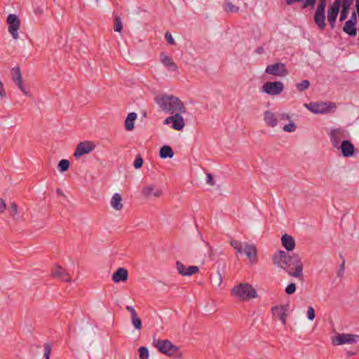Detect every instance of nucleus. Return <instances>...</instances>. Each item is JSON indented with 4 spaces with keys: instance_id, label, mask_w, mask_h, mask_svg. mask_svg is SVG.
I'll use <instances>...</instances> for the list:
<instances>
[{
    "instance_id": "f257e3e1",
    "label": "nucleus",
    "mask_w": 359,
    "mask_h": 359,
    "mask_svg": "<svg viewBox=\"0 0 359 359\" xmlns=\"http://www.w3.org/2000/svg\"><path fill=\"white\" fill-rule=\"evenodd\" d=\"M272 260L276 266L285 271L289 276L302 278L303 264L298 255L291 256L283 250H278L273 255Z\"/></svg>"
},
{
    "instance_id": "f03ea898",
    "label": "nucleus",
    "mask_w": 359,
    "mask_h": 359,
    "mask_svg": "<svg viewBox=\"0 0 359 359\" xmlns=\"http://www.w3.org/2000/svg\"><path fill=\"white\" fill-rule=\"evenodd\" d=\"M155 100L159 107L165 112L175 114L177 112L184 113L185 108L179 98L173 95L158 96Z\"/></svg>"
},
{
    "instance_id": "7ed1b4c3",
    "label": "nucleus",
    "mask_w": 359,
    "mask_h": 359,
    "mask_svg": "<svg viewBox=\"0 0 359 359\" xmlns=\"http://www.w3.org/2000/svg\"><path fill=\"white\" fill-rule=\"evenodd\" d=\"M231 294L239 299L246 300L256 297L257 292L252 285L248 283H240L232 288Z\"/></svg>"
},
{
    "instance_id": "20e7f679",
    "label": "nucleus",
    "mask_w": 359,
    "mask_h": 359,
    "mask_svg": "<svg viewBox=\"0 0 359 359\" xmlns=\"http://www.w3.org/2000/svg\"><path fill=\"white\" fill-rule=\"evenodd\" d=\"M330 143L335 149L344 140L350 137L349 132L343 128H331L328 133Z\"/></svg>"
},
{
    "instance_id": "39448f33",
    "label": "nucleus",
    "mask_w": 359,
    "mask_h": 359,
    "mask_svg": "<svg viewBox=\"0 0 359 359\" xmlns=\"http://www.w3.org/2000/svg\"><path fill=\"white\" fill-rule=\"evenodd\" d=\"M304 107L313 114H327L332 109L335 107V104L330 102H310L304 104Z\"/></svg>"
},
{
    "instance_id": "423d86ee",
    "label": "nucleus",
    "mask_w": 359,
    "mask_h": 359,
    "mask_svg": "<svg viewBox=\"0 0 359 359\" xmlns=\"http://www.w3.org/2000/svg\"><path fill=\"white\" fill-rule=\"evenodd\" d=\"M155 346L158 350L167 355H174L179 350V348L175 346L171 341L168 339L165 340H155Z\"/></svg>"
},
{
    "instance_id": "0eeeda50",
    "label": "nucleus",
    "mask_w": 359,
    "mask_h": 359,
    "mask_svg": "<svg viewBox=\"0 0 359 359\" xmlns=\"http://www.w3.org/2000/svg\"><path fill=\"white\" fill-rule=\"evenodd\" d=\"M284 89L283 83L281 81H269L264 83L262 92L271 96L280 95Z\"/></svg>"
},
{
    "instance_id": "6e6552de",
    "label": "nucleus",
    "mask_w": 359,
    "mask_h": 359,
    "mask_svg": "<svg viewBox=\"0 0 359 359\" xmlns=\"http://www.w3.org/2000/svg\"><path fill=\"white\" fill-rule=\"evenodd\" d=\"M359 340V335L353 334H338L332 339V344L339 346L343 344H355Z\"/></svg>"
},
{
    "instance_id": "1a4fd4ad",
    "label": "nucleus",
    "mask_w": 359,
    "mask_h": 359,
    "mask_svg": "<svg viewBox=\"0 0 359 359\" xmlns=\"http://www.w3.org/2000/svg\"><path fill=\"white\" fill-rule=\"evenodd\" d=\"M142 194L147 199L159 198L163 194V190L160 187L155 184H149L143 187Z\"/></svg>"
},
{
    "instance_id": "9d476101",
    "label": "nucleus",
    "mask_w": 359,
    "mask_h": 359,
    "mask_svg": "<svg viewBox=\"0 0 359 359\" xmlns=\"http://www.w3.org/2000/svg\"><path fill=\"white\" fill-rule=\"evenodd\" d=\"M265 72L268 74L279 77H283L287 74L285 65L281 62L267 65L265 69Z\"/></svg>"
},
{
    "instance_id": "9b49d317",
    "label": "nucleus",
    "mask_w": 359,
    "mask_h": 359,
    "mask_svg": "<svg viewBox=\"0 0 359 359\" xmlns=\"http://www.w3.org/2000/svg\"><path fill=\"white\" fill-rule=\"evenodd\" d=\"M326 5V0H321L320 4L318 5L315 15H314V21L316 24L322 29L325 27V9Z\"/></svg>"
},
{
    "instance_id": "f8f14e48",
    "label": "nucleus",
    "mask_w": 359,
    "mask_h": 359,
    "mask_svg": "<svg viewBox=\"0 0 359 359\" xmlns=\"http://www.w3.org/2000/svg\"><path fill=\"white\" fill-rule=\"evenodd\" d=\"M95 148V145L93 142L85 141L79 143L74 151V156L78 158L81 156L90 154Z\"/></svg>"
},
{
    "instance_id": "ddd939ff",
    "label": "nucleus",
    "mask_w": 359,
    "mask_h": 359,
    "mask_svg": "<svg viewBox=\"0 0 359 359\" xmlns=\"http://www.w3.org/2000/svg\"><path fill=\"white\" fill-rule=\"evenodd\" d=\"M7 22L9 25L8 31L14 39H18V29L20 28V22L18 16L15 14H9L7 18Z\"/></svg>"
},
{
    "instance_id": "4468645a",
    "label": "nucleus",
    "mask_w": 359,
    "mask_h": 359,
    "mask_svg": "<svg viewBox=\"0 0 359 359\" xmlns=\"http://www.w3.org/2000/svg\"><path fill=\"white\" fill-rule=\"evenodd\" d=\"M11 77L13 82L22 92V93L27 96H29L28 92L26 90L22 80V75L20 69L19 67H15L11 70Z\"/></svg>"
},
{
    "instance_id": "2eb2a0df",
    "label": "nucleus",
    "mask_w": 359,
    "mask_h": 359,
    "mask_svg": "<svg viewBox=\"0 0 359 359\" xmlns=\"http://www.w3.org/2000/svg\"><path fill=\"white\" fill-rule=\"evenodd\" d=\"M180 113V112H177L173 116L166 118L164 121L165 124L168 125L172 123V128L177 130H182L184 126V121Z\"/></svg>"
},
{
    "instance_id": "dca6fc26",
    "label": "nucleus",
    "mask_w": 359,
    "mask_h": 359,
    "mask_svg": "<svg viewBox=\"0 0 359 359\" xmlns=\"http://www.w3.org/2000/svg\"><path fill=\"white\" fill-rule=\"evenodd\" d=\"M335 149L340 150L342 156L346 158L351 157L354 154V145L348 139L344 140Z\"/></svg>"
},
{
    "instance_id": "f3484780",
    "label": "nucleus",
    "mask_w": 359,
    "mask_h": 359,
    "mask_svg": "<svg viewBox=\"0 0 359 359\" xmlns=\"http://www.w3.org/2000/svg\"><path fill=\"white\" fill-rule=\"evenodd\" d=\"M339 11V1H334L327 11V20L329 21L331 28L335 27L336 20Z\"/></svg>"
},
{
    "instance_id": "a211bd4d",
    "label": "nucleus",
    "mask_w": 359,
    "mask_h": 359,
    "mask_svg": "<svg viewBox=\"0 0 359 359\" xmlns=\"http://www.w3.org/2000/svg\"><path fill=\"white\" fill-rule=\"evenodd\" d=\"M161 62L170 72H177V65L165 54L161 53L160 55Z\"/></svg>"
},
{
    "instance_id": "6ab92c4d",
    "label": "nucleus",
    "mask_w": 359,
    "mask_h": 359,
    "mask_svg": "<svg viewBox=\"0 0 359 359\" xmlns=\"http://www.w3.org/2000/svg\"><path fill=\"white\" fill-rule=\"evenodd\" d=\"M128 273L124 268H118L112 275V280L117 283L126 281L128 279Z\"/></svg>"
},
{
    "instance_id": "aec40b11",
    "label": "nucleus",
    "mask_w": 359,
    "mask_h": 359,
    "mask_svg": "<svg viewBox=\"0 0 359 359\" xmlns=\"http://www.w3.org/2000/svg\"><path fill=\"white\" fill-rule=\"evenodd\" d=\"M264 121L268 126L274 128L278 124V116L271 111H266L264 113Z\"/></svg>"
},
{
    "instance_id": "412c9836",
    "label": "nucleus",
    "mask_w": 359,
    "mask_h": 359,
    "mask_svg": "<svg viewBox=\"0 0 359 359\" xmlns=\"http://www.w3.org/2000/svg\"><path fill=\"white\" fill-rule=\"evenodd\" d=\"M244 252L251 262H255L257 251L255 245L244 243Z\"/></svg>"
},
{
    "instance_id": "4be33fe9",
    "label": "nucleus",
    "mask_w": 359,
    "mask_h": 359,
    "mask_svg": "<svg viewBox=\"0 0 359 359\" xmlns=\"http://www.w3.org/2000/svg\"><path fill=\"white\" fill-rule=\"evenodd\" d=\"M281 243L283 246L287 250L292 251L294 249L295 242L292 236L285 233L282 236Z\"/></svg>"
},
{
    "instance_id": "5701e85b",
    "label": "nucleus",
    "mask_w": 359,
    "mask_h": 359,
    "mask_svg": "<svg viewBox=\"0 0 359 359\" xmlns=\"http://www.w3.org/2000/svg\"><path fill=\"white\" fill-rule=\"evenodd\" d=\"M52 275H53V276H54L55 278H60L63 281H66V282L71 281V278L69 276V274L67 273L65 269H64L61 266H56L54 269V270L52 273Z\"/></svg>"
},
{
    "instance_id": "b1692460",
    "label": "nucleus",
    "mask_w": 359,
    "mask_h": 359,
    "mask_svg": "<svg viewBox=\"0 0 359 359\" xmlns=\"http://www.w3.org/2000/svg\"><path fill=\"white\" fill-rule=\"evenodd\" d=\"M121 201V196L118 193H116L112 196L111 198L110 205L114 210L119 211L122 210L123 207Z\"/></svg>"
},
{
    "instance_id": "393cba45",
    "label": "nucleus",
    "mask_w": 359,
    "mask_h": 359,
    "mask_svg": "<svg viewBox=\"0 0 359 359\" xmlns=\"http://www.w3.org/2000/svg\"><path fill=\"white\" fill-rule=\"evenodd\" d=\"M343 31L349 36L354 37L357 34V24L346 21L343 27Z\"/></svg>"
},
{
    "instance_id": "a878e982",
    "label": "nucleus",
    "mask_w": 359,
    "mask_h": 359,
    "mask_svg": "<svg viewBox=\"0 0 359 359\" xmlns=\"http://www.w3.org/2000/svg\"><path fill=\"white\" fill-rule=\"evenodd\" d=\"M137 114L130 112L126 117L125 121V127L127 130H132L134 128V122L137 118Z\"/></svg>"
},
{
    "instance_id": "bb28decb",
    "label": "nucleus",
    "mask_w": 359,
    "mask_h": 359,
    "mask_svg": "<svg viewBox=\"0 0 359 359\" xmlns=\"http://www.w3.org/2000/svg\"><path fill=\"white\" fill-rule=\"evenodd\" d=\"M159 155L161 158H171L174 156V151L170 146L164 145L160 149Z\"/></svg>"
},
{
    "instance_id": "cd10ccee",
    "label": "nucleus",
    "mask_w": 359,
    "mask_h": 359,
    "mask_svg": "<svg viewBox=\"0 0 359 359\" xmlns=\"http://www.w3.org/2000/svg\"><path fill=\"white\" fill-rule=\"evenodd\" d=\"M223 278L222 273L219 271L217 272V274L212 276L211 283L214 287H219L222 283Z\"/></svg>"
},
{
    "instance_id": "c85d7f7f",
    "label": "nucleus",
    "mask_w": 359,
    "mask_h": 359,
    "mask_svg": "<svg viewBox=\"0 0 359 359\" xmlns=\"http://www.w3.org/2000/svg\"><path fill=\"white\" fill-rule=\"evenodd\" d=\"M224 9L226 12L232 13H237L239 11V8L238 6L229 1H226L224 4Z\"/></svg>"
},
{
    "instance_id": "c756f323",
    "label": "nucleus",
    "mask_w": 359,
    "mask_h": 359,
    "mask_svg": "<svg viewBox=\"0 0 359 359\" xmlns=\"http://www.w3.org/2000/svg\"><path fill=\"white\" fill-rule=\"evenodd\" d=\"M230 245L235 249L236 252L237 254H242L243 252V247H244V243L236 241V240H231Z\"/></svg>"
},
{
    "instance_id": "7c9ffc66",
    "label": "nucleus",
    "mask_w": 359,
    "mask_h": 359,
    "mask_svg": "<svg viewBox=\"0 0 359 359\" xmlns=\"http://www.w3.org/2000/svg\"><path fill=\"white\" fill-rule=\"evenodd\" d=\"M131 323L136 330H140L142 328V321L137 315L131 316Z\"/></svg>"
},
{
    "instance_id": "2f4dec72",
    "label": "nucleus",
    "mask_w": 359,
    "mask_h": 359,
    "mask_svg": "<svg viewBox=\"0 0 359 359\" xmlns=\"http://www.w3.org/2000/svg\"><path fill=\"white\" fill-rule=\"evenodd\" d=\"M139 353L140 359H148L149 357V350L145 346H141L139 348Z\"/></svg>"
},
{
    "instance_id": "473e14b6",
    "label": "nucleus",
    "mask_w": 359,
    "mask_h": 359,
    "mask_svg": "<svg viewBox=\"0 0 359 359\" xmlns=\"http://www.w3.org/2000/svg\"><path fill=\"white\" fill-rule=\"evenodd\" d=\"M11 215L15 219H18L20 218L18 205L15 203H12L11 205Z\"/></svg>"
},
{
    "instance_id": "72a5a7b5",
    "label": "nucleus",
    "mask_w": 359,
    "mask_h": 359,
    "mask_svg": "<svg viewBox=\"0 0 359 359\" xmlns=\"http://www.w3.org/2000/svg\"><path fill=\"white\" fill-rule=\"evenodd\" d=\"M310 86V82L308 80H304L298 83L296 86L299 91L302 92L306 90Z\"/></svg>"
},
{
    "instance_id": "f704fd0d",
    "label": "nucleus",
    "mask_w": 359,
    "mask_h": 359,
    "mask_svg": "<svg viewBox=\"0 0 359 359\" xmlns=\"http://www.w3.org/2000/svg\"><path fill=\"white\" fill-rule=\"evenodd\" d=\"M69 167V162L66 159L61 160L58 163V168L61 172H65L68 170Z\"/></svg>"
},
{
    "instance_id": "c9c22d12",
    "label": "nucleus",
    "mask_w": 359,
    "mask_h": 359,
    "mask_svg": "<svg viewBox=\"0 0 359 359\" xmlns=\"http://www.w3.org/2000/svg\"><path fill=\"white\" fill-rule=\"evenodd\" d=\"M297 129V126L294 123V121H290L288 124L283 126V130L285 132L292 133L295 131Z\"/></svg>"
},
{
    "instance_id": "e433bc0d",
    "label": "nucleus",
    "mask_w": 359,
    "mask_h": 359,
    "mask_svg": "<svg viewBox=\"0 0 359 359\" xmlns=\"http://www.w3.org/2000/svg\"><path fill=\"white\" fill-rule=\"evenodd\" d=\"M176 269L178 271V273L183 276H186V271H187V268L185 267V266L182 263L180 262V261H177L176 262Z\"/></svg>"
},
{
    "instance_id": "4c0bfd02",
    "label": "nucleus",
    "mask_w": 359,
    "mask_h": 359,
    "mask_svg": "<svg viewBox=\"0 0 359 359\" xmlns=\"http://www.w3.org/2000/svg\"><path fill=\"white\" fill-rule=\"evenodd\" d=\"M273 313H277L279 316V319L281 320L283 324H285V313L282 312V309L278 307H275L273 309Z\"/></svg>"
},
{
    "instance_id": "58836bf2",
    "label": "nucleus",
    "mask_w": 359,
    "mask_h": 359,
    "mask_svg": "<svg viewBox=\"0 0 359 359\" xmlns=\"http://www.w3.org/2000/svg\"><path fill=\"white\" fill-rule=\"evenodd\" d=\"M199 270V268L196 266H189L188 268H187L186 271V276H190L196 272H198Z\"/></svg>"
},
{
    "instance_id": "ea45409f",
    "label": "nucleus",
    "mask_w": 359,
    "mask_h": 359,
    "mask_svg": "<svg viewBox=\"0 0 359 359\" xmlns=\"http://www.w3.org/2000/svg\"><path fill=\"white\" fill-rule=\"evenodd\" d=\"M123 29V25L121 20L116 17L114 22V31L120 32Z\"/></svg>"
},
{
    "instance_id": "a19ab883",
    "label": "nucleus",
    "mask_w": 359,
    "mask_h": 359,
    "mask_svg": "<svg viewBox=\"0 0 359 359\" xmlns=\"http://www.w3.org/2000/svg\"><path fill=\"white\" fill-rule=\"evenodd\" d=\"M315 310L312 306H309L307 310V318L309 320H313L315 318Z\"/></svg>"
},
{
    "instance_id": "79ce46f5",
    "label": "nucleus",
    "mask_w": 359,
    "mask_h": 359,
    "mask_svg": "<svg viewBox=\"0 0 359 359\" xmlns=\"http://www.w3.org/2000/svg\"><path fill=\"white\" fill-rule=\"evenodd\" d=\"M296 290V285L293 283L289 284L285 288V292L288 294L294 293Z\"/></svg>"
},
{
    "instance_id": "37998d69",
    "label": "nucleus",
    "mask_w": 359,
    "mask_h": 359,
    "mask_svg": "<svg viewBox=\"0 0 359 359\" xmlns=\"http://www.w3.org/2000/svg\"><path fill=\"white\" fill-rule=\"evenodd\" d=\"M143 164V159L141 156H138L136 157L133 165L136 169L140 168Z\"/></svg>"
},
{
    "instance_id": "c03bdc74",
    "label": "nucleus",
    "mask_w": 359,
    "mask_h": 359,
    "mask_svg": "<svg viewBox=\"0 0 359 359\" xmlns=\"http://www.w3.org/2000/svg\"><path fill=\"white\" fill-rule=\"evenodd\" d=\"M50 352H51V346L48 344H46L44 346V357L46 359L50 358Z\"/></svg>"
},
{
    "instance_id": "a18cd8bd",
    "label": "nucleus",
    "mask_w": 359,
    "mask_h": 359,
    "mask_svg": "<svg viewBox=\"0 0 359 359\" xmlns=\"http://www.w3.org/2000/svg\"><path fill=\"white\" fill-rule=\"evenodd\" d=\"M344 271H345V261L344 260L342 262V263L341 264V265L339 266V269L337 272V276L339 278H341L344 274Z\"/></svg>"
},
{
    "instance_id": "49530a36",
    "label": "nucleus",
    "mask_w": 359,
    "mask_h": 359,
    "mask_svg": "<svg viewBox=\"0 0 359 359\" xmlns=\"http://www.w3.org/2000/svg\"><path fill=\"white\" fill-rule=\"evenodd\" d=\"M165 38L169 44H170V45L175 44V41L172 34L170 32H167L165 34Z\"/></svg>"
},
{
    "instance_id": "de8ad7c7",
    "label": "nucleus",
    "mask_w": 359,
    "mask_h": 359,
    "mask_svg": "<svg viewBox=\"0 0 359 359\" xmlns=\"http://www.w3.org/2000/svg\"><path fill=\"white\" fill-rule=\"evenodd\" d=\"M348 12H349V11L341 9L339 20L344 21V20H346L348 17Z\"/></svg>"
},
{
    "instance_id": "09e8293b",
    "label": "nucleus",
    "mask_w": 359,
    "mask_h": 359,
    "mask_svg": "<svg viewBox=\"0 0 359 359\" xmlns=\"http://www.w3.org/2000/svg\"><path fill=\"white\" fill-rule=\"evenodd\" d=\"M280 120H290V116L287 113H280L278 116Z\"/></svg>"
},
{
    "instance_id": "8fccbe9b",
    "label": "nucleus",
    "mask_w": 359,
    "mask_h": 359,
    "mask_svg": "<svg viewBox=\"0 0 359 359\" xmlns=\"http://www.w3.org/2000/svg\"><path fill=\"white\" fill-rule=\"evenodd\" d=\"M126 309L130 313L131 316L137 315L135 309L132 306H126Z\"/></svg>"
},
{
    "instance_id": "3c124183",
    "label": "nucleus",
    "mask_w": 359,
    "mask_h": 359,
    "mask_svg": "<svg viewBox=\"0 0 359 359\" xmlns=\"http://www.w3.org/2000/svg\"><path fill=\"white\" fill-rule=\"evenodd\" d=\"M347 21L357 24V21L358 20H357V14H356V13L355 12H353L351 15L350 19L348 20Z\"/></svg>"
},
{
    "instance_id": "603ef678",
    "label": "nucleus",
    "mask_w": 359,
    "mask_h": 359,
    "mask_svg": "<svg viewBox=\"0 0 359 359\" xmlns=\"http://www.w3.org/2000/svg\"><path fill=\"white\" fill-rule=\"evenodd\" d=\"M6 208V205L5 201L3 199L0 198V212H4Z\"/></svg>"
},
{
    "instance_id": "864d4df0",
    "label": "nucleus",
    "mask_w": 359,
    "mask_h": 359,
    "mask_svg": "<svg viewBox=\"0 0 359 359\" xmlns=\"http://www.w3.org/2000/svg\"><path fill=\"white\" fill-rule=\"evenodd\" d=\"M207 183L211 185L213 184V178L210 173H207Z\"/></svg>"
},
{
    "instance_id": "5fc2aeb1",
    "label": "nucleus",
    "mask_w": 359,
    "mask_h": 359,
    "mask_svg": "<svg viewBox=\"0 0 359 359\" xmlns=\"http://www.w3.org/2000/svg\"><path fill=\"white\" fill-rule=\"evenodd\" d=\"M96 1H98L99 0H95Z\"/></svg>"
}]
</instances>
